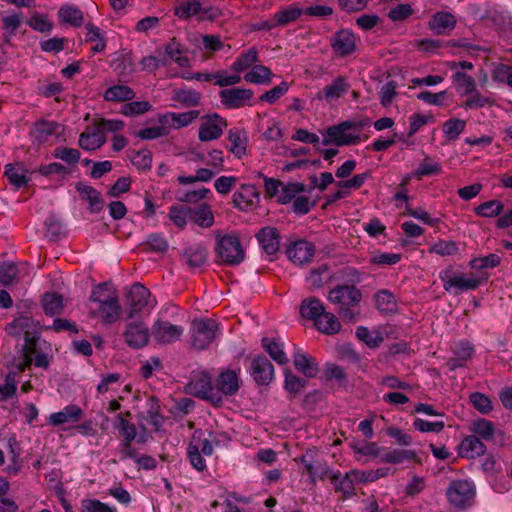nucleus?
<instances>
[{"mask_svg":"<svg viewBox=\"0 0 512 512\" xmlns=\"http://www.w3.org/2000/svg\"><path fill=\"white\" fill-rule=\"evenodd\" d=\"M262 345L269 356L279 365H285L289 362V359L283 350L284 345L279 340L264 337L262 339Z\"/></svg>","mask_w":512,"mask_h":512,"instance_id":"72a5a7b5","label":"nucleus"},{"mask_svg":"<svg viewBox=\"0 0 512 512\" xmlns=\"http://www.w3.org/2000/svg\"><path fill=\"white\" fill-rule=\"evenodd\" d=\"M61 133L62 126L57 122L40 120L34 124L30 135L34 142L41 145L56 142Z\"/></svg>","mask_w":512,"mask_h":512,"instance_id":"f8f14e48","label":"nucleus"},{"mask_svg":"<svg viewBox=\"0 0 512 512\" xmlns=\"http://www.w3.org/2000/svg\"><path fill=\"white\" fill-rule=\"evenodd\" d=\"M452 81L461 95H469L477 89L474 78L465 72L456 71L453 73Z\"/></svg>","mask_w":512,"mask_h":512,"instance_id":"a19ab883","label":"nucleus"},{"mask_svg":"<svg viewBox=\"0 0 512 512\" xmlns=\"http://www.w3.org/2000/svg\"><path fill=\"white\" fill-rule=\"evenodd\" d=\"M87 31L85 41L89 43H95L91 50L94 53H101L106 48V36L105 33L100 30L96 25L89 22L85 25Z\"/></svg>","mask_w":512,"mask_h":512,"instance_id":"e433bc0d","label":"nucleus"},{"mask_svg":"<svg viewBox=\"0 0 512 512\" xmlns=\"http://www.w3.org/2000/svg\"><path fill=\"white\" fill-rule=\"evenodd\" d=\"M106 143V136L95 128L92 132L88 130L81 133L79 146L84 150H96Z\"/></svg>","mask_w":512,"mask_h":512,"instance_id":"c9c22d12","label":"nucleus"},{"mask_svg":"<svg viewBox=\"0 0 512 512\" xmlns=\"http://www.w3.org/2000/svg\"><path fill=\"white\" fill-rule=\"evenodd\" d=\"M449 502L457 508L472 505L475 497V487L472 482H452L447 490Z\"/></svg>","mask_w":512,"mask_h":512,"instance_id":"9b49d317","label":"nucleus"},{"mask_svg":"<svg viewBox=\"0 0 512 512\" xmlns=\"http://www.w3.org/2000/svg\"><path fill=\"white\" fill-rule=\"evenodd\" d=\"M186 390L189 394L211 401L215 405L222 403V397L218 396L215 392V388L212 385L211 377L206 372H197L193 374L191 380L186 386Z\"/></svg>","mask_w":512,"mask_h":512,"instance_id":"423d86ee","label":"nucleus"},{"mask_svg":"<svg viewBox=\"0 0 512 512\" xmlns=\"http://www.w3.org/2000/svg\"><path fill=\"white\" fill-rule=\"evenodd\" d=\"M357 40L351 30L341 29L331 38V46L337 55L348 56L356 50Z\"/></svg>","mask_w":512,"mask_h":512,"instance_id":"f3484780","label":"nucleus"},{"mask_svg":"<svg viewBox=\"0 0 512 512\" xmlns=\"http://www.w3.org/2000/svg\"><path fill=\"white\" fill-rule=\"evenodd\" d=\"M58 17L61 22L75 27L81 26L84 22L83 12L79 8L70 5L62 6L58 11Z\"/></svg>","mask_w":512,"mask_h":512,"instance_id":"79ce46f5","label":"nucleus"},{"mask_svg":"<svg viewBox=\"0 0 512 512\" xmlns=\"http://www.w3.org/2000/svg\"><path fill=\"white\" fill-rule=\"evenodd\" d=\"M172 100L186 107H194L200 103L201 94L193 89H177L174 91Z\"/></svg>","mask_w":512,"mask_h":512,"instance_id":"09e8293b","label":"nucleus"},{"mask_svg":"<svg viewBox=\"0 0 512 512\" xmlns=\"http://www.w3.org/2000/svg\"><path fill=\"white\" fill-rule=\"evenodd\" d=\"M121 306L119 299L109 301L107 303L98 304L96 309L91 310V315L101 318L104 324L115 323L121 314Z\"/></svg>","mask_w":512,"mask_h":512,"instance_id":"4be33fe9","label":"nucleus"},{"mask_svg":"<svg viewBox=\"0 0 512 512\" xmlns=\"http://www.w3.org/2000/svg\"><path fill=\"white\" fill-rule=\"evenodd\" d=\"M370 124L369 119L360 121H344L338 125L328 127L326 134L328 139L323 140V145L333 143L337 146H349L361 141L359 132Z\"/></svg>","mask_w":512,"mask_h":512,"instance_id":"f03ea898","label":"nucleus"},{"mask_svg":"<svg viewBox=\"0 0 512 512\" xmlns=\"http://www.w3.org/2000/svg\"><path fill=\"white\" fill-rule=\"evenodd\" d=\"M208 11L198 0H182L174 7V14L184 20L200 14L206 15Z\"/></svg>","mask_w":512,"mask_h":512,"instance_id":"cd10ccee","label":"nucleus"},{"mask_svg":"<svg viewBox=\"0 0 512 512\" xmlns=\"http://www.w3.org/2000/svg\"><path fill=\"white\" fill-rule=\"evenodd\" d=\"M226 126V120L217 113L205 115L201 117L198 138L202 142L216 140L221 137Z\"/></svg>","mask_w":512,"mask_h":512,"instance_id":"1a4fd4ad","label":"nucleus"},{"mask_svg":"<svg viewBox=\"0 0 512 512\" xmlns=\"http://www.w3.org/2000/svg\"><path fill=\"white\" fill-rule=\"evenodd\" d=\"M457 20L455 16L449 12L440 11L435 13L430 21L428 27L437 35L449 34L456 26Z\"/></svg>","mask_w":512,"mask_h":512,"instance_id":"412c9836","label":"nucleus"},{"mask_svg":"<svg viewBox=\"0 0 512 512\" xmlns=\"http://www.w3.org/2000/svg\"><path fill=\"white\" fill-rule=\"evenodd\" d=\"M75 189L83 200L89 202V210L91 213H98L104 206V200L99 191L94 187L86 185L82 182L76 184Z\"/></svg>","mask_w":512,"mask_h":512,"instance_id":"b1692460","label":"nucleus"},{"mask_svg":"<svg viewBox=\"0 0 512 512\" xmlns=\"http://www.w3.org/2000/svg\"><path fill=\"white\" fill-rule=\"evenodd\" d=\"M273 72L264 65H254L252 69L244 75V80L252 84H269L272 80Z\"/></svg>","mask_w":512,"mask_h":512,"instance_id":"58836bf2","label":"nucleus"},{"mask_svg":"<svg viewBox=\"0 0 512 512\" xmlns=\"http://www.w3.org/2000/svg\"><path fill=\"white\" fill-rule=\"evenodd\" d=\"M328 299L337 305V312L344 320L353 321L360 315L361 291L354 285H337L329 291Z\"/></svg>","mask_w":512,"mask_h":512,"instance_id":"f257e3e1","label":"nucleus"},{"mask_svg":"<svg viewBox=\"0 0 512 512\" xmlns=\"http://www.w3.org/2000/svg\"><path fill=\"white\" fill-rule=\"evenodd\" d=\"M218 324L210 318L195 319L191 324V341L194 348L206 349L215 339Z\"/></svg>","mask_w":512,"mask_h":512,"instance_id":"39448f33","label":"nucleus"},{"mask_svg":"<svg viewBox=\"0 0 512 512\" xmlns=\"http://www.w3.org/2000/svg\"><path fill=\"white\" fill-rule=\"evenodd\" d=\"M350 88L347 80L343 76H338L331 84L326 85L317 95L319 99H325L327 102L339 99Z\"/></svg>","mask_w":512,"mask_h":512,"instance_id":"393cba45","label":"nucleus"},{"mask_svg":"<svg viewBox=\"0 0 512 512\" xmlns=\"http://www.w3.org/2000/svg\"><path fill=\"white\" fill-rule=\"evenodd\" d=\"M189 207L171 206L169 209V218L178 228L183 229L187 224V219H190Z\"/></svg>","mask_w":512,"mask_h":512,"instance_id":"e2e57ef3","label":"nucleus"},{"mask_svg":"<svg viewBox=\"0 0 512 512\" xmlns=\"http://www.w3.org/2000/svg\"><path fill=\"white\" fill-rule=\"evenodd\" d=\"M293 364L299 372L308 378L315 377L319 371L318 364L315 359L301 350H298L293 355Z\"/></svg>","mask_w":512,"mask_h":512,"instance_id":"bb28decb","label":"nucleus"},{"mask_svg":"<svg viewBox=\"0 0 512 512\" xmlns=\"http://www.w3.org/2000/svg\"><path fill=\"white\" fill-rule=\"evenodd\" d=\"M258 62V51L255 48L242 52L232 64L231 69L236 73H241Z\"/></svg>","mask_w":512,"mask_h":512,"instance_id":"49530a36","label":"nucleus"},{"mask_svg":"<svg viewBox=\"0 0 512 512\" xmlns=\"http://www.w3.org/2000/svg\"><path fill=\"white\" fill-rule=\"evenodd\" d=\"M501 263V257L496 253H491L486 256L475 257L469 262V266L472 269L482 271L484 269H493L499 266Z\"/></svg>","mask_w":512,"mask_h":512,"instance_id":"864d4df0","label":"nucleus"},{"mask_svg":"<svg viewBox=\"0 0 512 512\" xmlns=\"http://www.w3.org/2000/svg\"><path fill=\"white\" fill-rule=\"evenodd\" d=\"M466 128V121L458 118H450L443 124L444 137L448 141H454L458 139L461 133Z\"/></svg>","mask_w":512,"mask_h":512,"instance_id":"3c124183","label":"nucleus"},{"mask_svg":"<svg viewBox=\"0 0 512 512\" xmlns=\"http://www.w3.org/2000/svg\"><path fill=\"white\" fill-rule=\"evenodd\" d=\"M152 335L148 326L143 321H130L123 333L125 343L134 349L146 346Z\"/></svg>","mask_w":512,"mask_h":512,"instance_id":"9d476101","label":"nucleus"},{"mask_svg":"<svg viewBox=\"0 0 512 512\" xmlns=\"http://www.w3.org/2000/svg\"><path fill=\"white\" fill-rule=\"evenodd\" d=\"M135 92L127 85H114L109 87L104 94V99L111 102H124L132 100Z\"/></svg>","mask_w":512,"mask_h":512,"instance_id":"ea45409f","label":"nucleus"},{"mask_svg":"<svg viewBox=\"0 0 512 512\" xmlns=\"http://www.w3.org/2000/svg\"><path fill=\"white\" fill-rule=\"evenodd\" d=\"M302 15L303 9L293 5L283 7L274 14L276 23L282 27L297 21Z\"/></svg>","mask_w":512,"mask_h":512,"instance_id":"a18cd8bd","label":"nucleus"},{"mask_svg":"<svg viewBox=\"0 0 512 512\" xmlns=\"http://www.w3.org/2000/svg\"><path fill=\"white\" fill-rule=\"evenodd\" d=\"M256 238L263 252L269 256L274 255L280 248V234L274 227H264L257 234Z\"/></svg>","mask_w":512,"mask_h":512,"instance_id":"a211bd4d","label":"nucleus"},{"mask_svg":"<svg viewBox=\"0 0 512 512\" xmlns=\"http://www.w3.org/2000/svg\"><path fill=\"white\" fill-rule=\"evenodd\" d=\"M165 52L166 55L180 67L188 66V58L182 55V45L177 42L175 38L171 39V41L166 45Z\"/></svg>","mask_w":512,"mask_h":512,"instance_id":"5fc2aeb1","label":"nucleus"},{"mask_svg":"<svg viewBox=\"0 0 512 512\" xmlns=\"http://www.w3.org/2000/svg\"><path fill=\"white\" fill-rule=\"evenodd\" d=\"M184 333V328L166 320L157 319L152 326V336L160 344H170L178 341Z\"/></svg>","mask_w":512,"mask_h":512,"instance_id":"ddd939ff","label":"nucleus"},{"mask_svg":"<svg viewBox=\"0 0 512 512\" xmlns=\"http://www.w3.org/2000/svg\"><path fill=\"white\" fill-rule=\"evenodd\" d=\"M5 175L9 180L10 184L16 189L27 185L30 180L28 171L21 164H7L5 166Z\"/></svg>","mask_w":512,"mask_h":512,"instance_id":"c756f323","label":"nucleus"},{"mask_svg":"<svg viewBox=\"0 0 512 512\" xmlns=\"http://www.w3.org/2000/svg\"><path fill=\"white\" fill-rule=\"evenodd\" d=\"M216 253L221 261L228 265H238L245 257L240 240L235 235L221 237L216 245Z\"/></svg>","mask_w":512,"mask_h":512,"instance_id":"0eeeda50","label":"nucleus"},{"mask_svg":"<svg viewBox=\"0 0 512 512\" xmlns=\"http://www.w3.org/2000/svg\"><path fill=\"white\" fill-rule=\"evenodd\" d=\"M486 451L485 445L475 435H469L464 438L458 446L460 457L473 459L483 455Z\"/></svg>","mask_w":512,"mask_h":512,"instance_id":"5701e85b","label":"nucleus"},{"mask_svg":"<svg viewBox=\"0 0 512 512\" xmlns=\"http://www.w3.org/2000/svg\"><path fill=\"white\" fill-rule=\"evenodd\" d=\"M439 278L443 282V288L445 291L459 294L463 291L477 289L481 284L488 280V275L477 278L460 273L453 276L452 270L445 269L439 273Z\"/></svg>","mask_w":512,"mask_h":512,"instance_id":"20e7f679","label":"nucleus"},{"mask_svg":"<svg viewBox=\"0 0 512 512\" xmlns=\"http://www.w3.org/2000/svg\"><path fill=\"white\" fill-rule=\"evenodd\" d=\"M182 258L188 267L198 268L206 262L207 250L200 245L190 246L184 250Z\"/></svg>","mask_w":512,"mask_h":512,"instance_id":"4c0bfd02","label":"nucleus"},{"mask_svg":"<svg viewBox=\"0 0 512 512\" xmlns=\"http://www.w3.org/2000/svg\"><path fill=\"white\" fill-rule=\"evenodd\" d=\"M22 22V13H14L5 16L2 19L3 40L5 43L10 44L12 37L14 36L16 30L21 26Z\"/></svg>","mask_w":512,"mask_h":512,"instance_id":"37998d69","label":"nucleus"},{"mask_svg":"<svg viewBox=\"0 0 512 512\" xmlns=\"http://www.w3.org/2000/svg\"><path fill=\"white\" fill-rule=\"evenodd\" d=\"M470 403L482 414H488L492 411V403L488 396L480 392L470 394Z\"/></svg>","mask_w":512,"mask_h":512,"instance_id":"0e129e2a","label":"nucleus"},{"mask_svg":"<svg viewBox=\"0 0 512 512\" xmlns=\"http://www.w3.org/2000/svg\"><path fill=\"white\" fill-rule=\"evenodd\" d=\"M132 164L139 170H150L152 166V154L149 150L134 152L131 157Z\"/></svg>","mask_w":512,"mask_h":512,"instance_id":"774afa93","label":"nucleus"},{"mask_svg":"<svg viewBox=\"0 0 512 512\" xmlns=\"http://www.w3.org/2000/svg\"><path fill=\"white\" fill-rule=\"evenodd\" d=\"M253 91L245 88H228L219 92L221 103L230 109H238L249 104Z\"/></svg>","mask_w":512,"mask_h":512,"instance_id":"4468645a","label":"nucleus"},{"mask_svg":"<svg viewBox=\"0 0 512 512\" xmlns=\"http://www.w3.org/2000/svg\"><path fill=\"white\" fill-rule=\"evenodd\" d=\"M152 105L148 101H133L121 106L120 113L124 116L134 117L150 111Z\"/></svg>","mask_w":512,"mask_h":512,"instance_id":"6e6d98bb","label":"nucleus"},{"mask_svg":"<svg viewBox=\"0 0 512 512\" xmlns=\"http://www.w3.org/2000/svg\"><path fill=\"white\" fill-rule=\"evenodd\" d=\"M504 211V204L499 200H489L474 208V212L485 218H493L501 215Z\"/></svg>","mask_w":512,"mask_h":512,"instance_id":"de8ad7c7","label":"nucleus"},{"mask_svg":"<svg viewBox=\"0 0 512 512\" xmlns=\"http://www.w3.org/2000/svg\"><path fill=\"white\" fill-rule=\"evenodd\" d=\"M381 457L385 462L399 464L403 463L405 460H414L416 454L411 450H393L384 453Z\"/></svg>","mask_w":512,"mask_h":512,"instance_id":"680f3d73","label":"nucleus"},{"mask_svg":"<svg viewBox=\"0 0 512 512\" xmlns=\"http://www.w3.org/2000/svg\"><path fill=\"white\" fill-rule=\"evenodd\" d=\"M314 326L319 332L325 335H334L341 330V323L338 318L333 313L327 312L326 310L319 319L316 320Z\"/></svg>","mask_w":512,"mask_h":512,"instance_id":"7c9ffc66","label":"nucleus"},{"mask_svg":"<svg viewBox=\"0 0 512 512\" xmlns=\"http://www.w3.org/2000/svg\"><path fill=\"white\" fill-rule=\"evenodd\" d=\"M190 212V220L202 228H209L214 223V215L210 206L203 203L195 208H188Z\"/></svg>","mask_w":512,"mask_h":512,"instance_id":"473e14b6","label":"nucleus"},{"mask_svg":"<svg viewBox=\"0 0 512 512\" xmlns=\"http://www.w3.org/2000/svg\"><path fill=\"white\" fill-rule=\"evenodd\" d=\"M250 372L258 385H268L274 378V366L264 355H258L251 361Z\"/></svg>","mask_w":512,"mask_h":512,"instance_id":"dca6fc26","label":"nucleus"},{"mask_svg":"<svg viewBox=\"0 0 512 512\" xmlns=\"http://www.w3.org/2000/svg\"><path fill=\"white\" fill-rule=\"evenodd\" d=\"M228 141L230 142V151L237 157L241 158L246 153V145L244 133L239 129H232L228 133Z\"/></svg>","mask_w":512,"mask_h":512,"instance_id":"603ef678","label":"nucleus"},{"mask_svg":"<svg viewBox=\"0 0 512 512\" xmlns=\"http://www.w3.org/2000/svg\"><path fill=\"white\" fill-rule=\"evenodd\" d=\"M468 96L469 97L462 103V107L465 110L480 109L493 104V100L490 97L482 95L477 89Z\"/></svg>","mask_w":512,"mask_h":512,"instance_id":"4d7b16f0","label":"nucleus"},{"mask_svg":"<svg viewBox=\"0 0 512 512\" xmlns=\"http://www.w3.org/2000/svg\"><path fill=\"white\" fill-rule=\"evenodd\" d=\"M259 200V193L256 187L251 184H244L233 195L234 206L240 210L252 209Z\"/></svg>","mask_w":512,"mask_h":512,"instance_id":"6ab92c4d","label":"nucleus"},{"mask_svg":"<svg viewBox=\"0 0 512 512\" xmlns=\"http://www.w3.org/2000/svg\"><path fill=\"white\" fill-rule=\"evenodd\" d=\"M459 251L458 245L455 241L438 240L429 249L430 253H435L439 256H452L456 255Z\"/></svg>","mask_w":512,"mask_h":512,"instance_id":"052dcab7","label":"nucleus"},{"mask_svg":"<svg viewBox=\"0 0 512 512\" xmlns=\"http://www.w3.org/2000/svg\"><path fill=\"white\" fill-rule=\"evenodd\" d=\"M154 306L155 301L151 300L150 291L143 285L135 283L126 295L125 319L132 320L137 316L149 314Z\"/></svg>","mask_w":512,"mask_h":512,"instance_id":"7ed1b4c3","label":"nucleus"},{"mask_svg":"<svg viewBox=\"0 0 512 512\" xmlns=\"http://www.w3.org/2000/svg\"><path fill=\"white\" fill-rule=\"evenodd\" d=\"M116 299H118L116 291L110 288L107 283L94 286L90 295V301L97 305Z\"/></svg>","mask_w":512,"mask_h":512,"instance_id":"c03bdc74","label":"nucleus"},{"mask_svg":"<svg viewBox=\"0 0 512 512\" xmlns=\"http://www.w3.org/2000/svg\"><path fill=\"white\" fill-rule=\"evenodd\" d=\"M42 307L47 315L59 314L63 309V297L56 293H45L42 298Z\"/></svg>","mask_w":512,"mask_h":512,"instance_id":"8fccbe9b","label":"nucleus"},{"mask_svg":"<svg viewBox=\"0 0 512 512\" xmlns=\"http://www.w3.org/2000/svg\"><path fill=\"white\" fill-rule=\"evenodd\" d=\"M142 246L146 251L165 252L168 248V243L163 236L159 234H151Z\"/></svg>","mask_w":512,"mask_h":512,"instance_id":"338daca9","label":"nucleus"},{"mask_svg":"<svg viewBox=\"0 0 512 512\" xmlns=\"http://www.w3.org/2000/svg\"><path fill=\"white\" fill-rule=\"evenodd\" d=\"M471 431L485 440L492 439L495 427L493 423L486 419H478L471 424Z\"/></svg>","mask_w":512,"mask_h":512,"instance_id":"13d9d810","label":"nucleus"},{"mask_svg":"<svg viewBox=\"0 0 512 512\" xmlns=\"http://www.w3.org/2000/svg\"><path fill=\"white\" fill-rule=\"evenodd\" d=\"M374 299L376 308L382 314L390 315L397 312L398 304L394 294L391 291L387 289L379 290L375 294Z\"/></svg>","mask_w":512,"mask_h":512,"instance_id":"c85d7f7f","label":"nucleus"},{"mask_svg":"<svg viewBox=\"0 0 512 512\" xmlns=\"http://www.w3.org/2000/svg\"><path fill=\"white\" fill-rule=\"evenodd\" d=\"M301 463L311 480H340L341 474L330 470L314 451H306L301 457Z\"/></svg>","mask_w":512,"mask_h":512,"instance_id":"6e6552de","label":"nucleus"},{"mask_svg":"<svg viewBox=\"0 0 512 512\" xmlns=\"http://www.w3.org/2000/svg\"><path fill=\"white\" fill-rule=\"evenodd\" d=\"M286 254L293 263L303 265L312 261L315 255V246L307 240H297L287 247Z\"/></svg>","mask_w":512,"mask_h":512,"instance_id":"2eb2a0df","label":"nucleus"},{"mask_svg":"<svg viewBox=\"0 0 512 512\" xmlns=\"http://www.w3.org/2000/svg\"><path fill=\"white\" fill-rule=\"evenodd\" d=\"M200 115L199 110H191L183 113H174L170 112L166 115H163L159 118V122L161 124H165L168 122V118L172 121V126L175 128H182L190 125L195 119H197Z\"/></svg>","mask_w":512,"mask_h":512,"instance_id":"f704fd0d","label":"nucleus"},{"mask_svg":"<svg viewBox=\"0 0 512 512\" xmlns=\"http://www.w3.org/2000/svg\"><path fill=\"white\" fill-rule=\"evenodd\" d=\"M82 409L74 404L67 405L61 411L52 413L49 416L50 424L59 426L65 423L77 422L82 418Z\"/></svg>","mask_w":512,"mask_h":512,"instance_id":"a878e982","label":"nucleus"},{"mask_svg":"<svg viewBox=\"0 0 512 512\" xmlns=\"http://www.w3.org/2000/svg\"><path fill=\"white\" fill-rule=\"evenodd\" d=\"M240 387V381L234 370L223 371L216 380L215 392L218 396H232L237 393Z\"/></svg>","mask_w":512,"mask_h":512,"instance_id":"aec40b11","label":"nucleus"},{"mask_svg":"<svg viewBox=\"0 0 512 512\" xmlns=\"http://www.w3.org/2000/svg\"><path fill=\"white\" fill-rule=\"evenodd\" d=\"M442 172L441 164L432 161L429 157H426L422 163L419 164L415 171V176L421 179L424 176L439 175Z\"/></svg>","mask_w":512,"mask_h":512,"instance_id":"bf43d9fd","label":"nucleus"},{"mask_svg":"<svg viewBox=\"0 0 512 512\" xmlns=\"http://www.w3.org/2000/svg\"><path fill=\"white\" fill-rule=\"evenodd\" d=\"M305 190V185L302 183H289L282 187L279 195V202L282 204L289 203L291 200L296 198L298 193Z\"/></svg>","mask_w":512,"mask_h":512,"instance_id":"69168bd1","label":"nucleus"},{"mask_svg":"<svg viewBox=\"0 0 512 512\" xmlns=\"http://www.w3.org/2000/svg\"><path fill=\"white\" fill-rule=\"evenodd\" d=\"M325 307L316 297L305 298L300 305V314L303 318L313 320L314 323L323 314Z\"/></svg>","mask_w":512,"mask_h":512,"instance_id":"2f4dec72","label":"nucleus"}]
</instances>
